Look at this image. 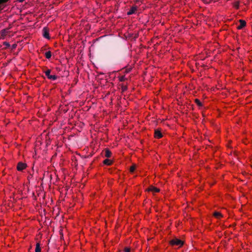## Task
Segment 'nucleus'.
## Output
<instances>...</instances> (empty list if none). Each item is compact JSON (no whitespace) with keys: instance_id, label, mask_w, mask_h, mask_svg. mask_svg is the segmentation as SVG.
Returning <instances> with one entry per match:
<instances>
[{"instance_id":"18","label":"nucleus","mask_w":252,"mask_h":252,"mask_svg":"<svg viewBox=\"0 0 252 252\" xmlns=\"http://www.w3.org/2000/svg\"><path fill=\"white\" fill-rule=\"evenodd\" d=\"M123 91H125L127 89V87L126 86H123L122 87Z\"/></svg>"},{"instance_id":"2","label":"nucleus","mask_w":252,"mask_h":252,"mask_svg":"<svg viewBox=\"0 0 252 252\" xmlns=\"http://www.w3.org/2000/svg\"><path fill=\"white\" fill-rule=\"evenodd\" d=\"M51 70L49 69H47L44 71V73L49 79L52 80H55L57 79V76L55 75H51L50 73Z\"/></svg>"},{"instance_id":"5","label":"nucleus","mask_w":252,"mask_h":252,"mask_svg":"<svg viewBox=\"0 0 252 252\" xmlns=\"http://www.w3.org/2000/svg\"><path fill=\"white\" fill-rule=\"evenodd\" d=\"M239 22L240 23V25L238 26L237 29L238 30H241L244 27H245L246 25V22L245 20L242 19H240L239 20Z\"/></svg>"},{"instance_id":"10","label":"nucleus","mask_w":252,"mask_h":252,"mask_svg":"<svg viewBox=\"0 0 252 252\" xmlns=\"http://www.w3.org/2000/svg\"><path fill=\"white\" fill-rule=\"evenodd\" d=\"M103 163L107 165H110L112 164V161L110 159H105L103 161Z\"/></svg>"},{"instance_id":"23","label":"nucleus","mask_w":252,"mask_h":252,"mask_svg":"<svg viewBox=\"0 0 252 252\" xmlns=\"http://www.w3.org/2000/svg\"><path fill=\"white\" fill-rule=\"evenodd\" d=\"M25 0H18L19 2H23Z\"/></svg>"},{"instance_id":"14","label":"nucleus","mask_w":252,"mask_h":252,"mask_svg":"<svg viewBox=\"0 0 252 252\" xmlns=\"http://www.w3.org/2000/svg\"><path fill=\"white\" fill-rule=\"evenodd\" d=\"M195 102L196 103V104L199 106H202V103L201 102V101L198 99H195Z\"/></svg>"},{"instance_id":"9","label":"nucleus","mask_w":252,"mask_h":252,"mask_svg":"<svg viewBox=\"0 0 252 252\" xmlns=\"http://www.w3.org/2000/svg\"><path fill=\"white\" fill-rule=\"evenodd\" d=\"M111 151L108 149H106L105 151V157L107 158H109L111 156Z\"/></svg>"},{"instance_id":"12","label":"nucleus","mask_w":252,"mask_h":252,"mask_svg":"<svg viewBox=\"0 0 252 252\" xmlns=\"http://www.w3.org/2000/svg\"><path fill=\"white\" fill-rule=\"evenodd\" d=\"M214 217H215L216 218H220V217H222V215L220 213V212H215L214 213Z\"/></svg>"},{"instance_id":"13","label":"nucleus","mask_w":252,"mask_h":252,"mask_svg":"<svg viewBox=\"0 0 252 252\" xmlns=\"http://www.w3.org/2000/svg\"><path fill=\"white\" fill-rule=\"evenodd\" d=\"M35 252H41L40 244L39 243H37L36 245Z\"/></svg>"},{"instance_id":"6","label":"nucleus","mask_w":252,"mask_h":252,"mask_svg":"<svg viewBox=\"0 0 252 252\" xmlns=\"http://www.w3.org/2000/svg\"><path fill=\"white\" fill-rule=\"evenodd\" d=\"M137 6H133L130 8V10L127 12V14L128 15H132V14L135 13V12L137 10Z\"/></svg>"},{"instance_id":"4","label":"nucleus","mask_w":252,"mask_h":252,"mask_svg":"<svg viewBox=\"0 0 252 252\" xmlns=\"http://www.w3.org/2000/svg\"><path fill=\"white\" fill-rule=\"evenodd\" d=\"M43 36L47 39L50 38L49 33V30L47 27H44L43 29Z\"/></svg>"},{"instance_id":"17","label":"nucleus","mask_w":252,"mask_h":252,"mask_svg":"<svg viewBox=\"0 0 252 252\" xmlns=\"http://www.w3.org/2000/svg\"><path fill=\"white\" fill-rule=\"evenodd\" d=\"M130 252V248H127V247H126V248L124 249V252Z\"/></svg>"},{"instance_id":"1","label":"nucleus","mask_w":252,"mask_h":252,"mask_svg":"<svg viewBox=\"0 0 252 252\" xmlns=\"http://www.w3.org/2000/svg\"><path fill=\"white\" fill-rule=\"evenodd\" d=\"M169 244L172 246H177L180 247L183 245L184 242L183 241L176 238L171 240L169 241Z\"/></svg>"},{"instance_id":"16","label":"nucleus","mask_w":252,"mask_h":252,"mask_svg":"<svg viewBox=\"0 0 252 252\" xmlns=\"http://www.w3.org/2000/svg\"><path fill=\"white\" fill-rule=\"evenodd\" d=\"M126 80V78L125 76H122L120 77L119 80L120 82H123Z\"/></svg>"},{"instance_id":"3","label":"nucleus","mask_w":252,"mask_h":252,"mask_svg":"<svg viewBox=\"0 0 252 252\" xmlns=\"http://www.w3.org/2000/svg\"><path fill=\"white\" fill-rule=\"evenodd\" d=\"M27 166V164L22 162H19L17 164V169L19 171H22Z\"/></svg>"},{"instance_id":"25","label":"nucleus","mask_w":252,"mask_h":252,"mask_svg":"<svg viewBox=\"0 0 252 252\" xmlns=\"http://www.w3.org/2000/svg\"><path fill=\"white\" fill-rule=\"evenodd\" d=\"M138 0H136V1H137Z\"/></svg>"},{"instance_id":"21","label":"nucleus","mask_w":252,"mask_h":252,"mask_svg":"<svg viewBox=\"0 0 252 252\" xmlns=\"http://www.w3.org/2000/svg\"><path fill=\"white\" fill-rule=\"evenodd\" d=\"M32 174H30V175L28 177V179L30 180L31 178H32Z\"/></svg>"},{"instance_id":"7","label":"nucleus","mask_w":252,"mask_h":252,"mask_svg":"<svg viewBox=\"0 0 252 252\" xmlns=\"http://www.w3.org/2000/svg\"><path fill=\"white\" fill-rule=\"evenodd\" d=\"M155 137L158 139L162 137V134L159 130L156 129L155 130Z\"/></svg>"},{"instance_id":"15","label":"nucleus","mask_w":252,"mask_h":252,"mask_svg":"<svg viewBox=\"0 0 252 252\" xmlns=\"http://www.w3.org/2000/svg\"><path fill=\"white\" fill-rule=\"evenodd\" d=\"M135 165H132L131 166H130V172H133L135 170Z\"/></svg>"},{"instance_id":"11","label":"nucleus","mask_w":252,"mask_h":252,"mask_svg":"<svg viewBox=\"0 0 252 252\" xmlns=\"http://www.w3.org/2000/svg\"><path fill=\"white\" fill-rule=\"evenodd\" d=\"M45 56L47 59H49L52 56V53L50 51H47L45 53Z\"/></svg>"},{"instance_id":"22","label":"nucleus","mask_w":252,"mask_h":252,"mask_svg":"<svg viewBox=\"0 0 252 252\" xmlns=\"http://www.w3.org/2000/svg\"><path fill=\"white\" fill-rule=\"evenodd\" d=\"M16 44H13V45H12V48H13V49L15 48H16Z\"/></svg>"},{"instance_id":"19","label":"nucleus","mask_w":252,"mask_h":252,"mask_svg":"<svg viewBox=\"0 0 252 252\" xmlns=\"http://www.w3.org/2000/svg\"><path fill=\"white\" fill-rule=\"evenodd\" d=\"M8 0H0V4L7 2Z\"/></svg>"},{"instance_id":"20","label":"nucleus","mask_w":252,"mask_h":252,"mask_svg":"<svg viewBox=\"0 0 252 252\" xmlns=\"http://www.w3.org/2000/svg\"><path fill=\"white\" fill-rule=\"evenodd\" d=\"M3 44L5 45L6 47H9L10 46V44L8 42H4L3 43Z\"/></svg>"},{"instance_id":"8","label":"nucleus","mask_w":252,"mask_h":252,"mask_svg":"<svg viewBox=\"0 0 252 252\" xmlns=\"http://www.w3.org/2000/svg\"><path fill=\"white\" fill-rule=\"evenodd\" d=\"M148 191H152L153 192H158L159 191V189L155 187L151 186L148 189Z\"/></svg>"},{"instance_id":"24","label":"nucleus","mask_w":252,"mask_h":252,"mask_svg":"<svg viewBox=\"0 0 252 252\" xmlns=\"http://www.w3.org/2000/svg\"><path fill=\"white\" fill-rule=\"evenodd\" d=\"M235 7H236V8H239V4H236Z\"/></svg>"}]
</instances>
